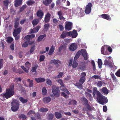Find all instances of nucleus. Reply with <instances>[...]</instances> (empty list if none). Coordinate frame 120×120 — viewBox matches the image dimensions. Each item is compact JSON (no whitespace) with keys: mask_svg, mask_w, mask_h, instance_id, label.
I'll return each instance as SVG.
<instances>
[{"mask_svg":"<svg viewBox=\"0 0 120 120\" xmlns=\"http://www.w3.org/2000/svg\"><path fill=\"white\" fill-rule=\"evenodd\" d=\"M51 14L49 12L47 13L45 15L44 18L45 22L46 23L48 22L50 19Z\"/></svg>","mask_w":120,"mask_h":120,"instance_id":"4468645a","label":"nucleus"},{"mask_svg":"<svg viewBox=\"0 0 120 120\" xmlns=\"http://www.w3.org/2000/svg\"><path fill=\"white\" fill-rule=\"evenodd\" d=\"M35 1L32 0H30L26 2V4L28 5H31L34 4Z\"/></svg>","mask_w":120,"mask_h":120,"instance_id":"49530a36","label":"nucleus"},{"mask_svg":"<svg viewBox=\"0 0 120 120\" xmlns=\"http://www.w3.org/2000/svg\"><path fill=\"white\" fill-rule=\"evenodd\" d=\"M69 32H70V35H71L72 38H75L77 36L78 34L76 30H74L72 32L70 31Z\"/></svg>","mask_w":120,"mask_h":120,"instance_id":"aec40b11","label":"nucleus"},{"mask_svg":"<svg viewBox=\"0 0 120 120\" xmlns=\"http://www.w3.org/2000/svg\"><path fill=\"white\" fill-rule=\"evenodd\" d=\"M22 0H15L14 3L15 6L18 7L22 4Z\"/></svg>","mask_w":120,"mask_h":120,"instance_id":"6ab92c4d","label":"nucleus"},{"mask_svg":"<svg viewBox=\"0 0 120 120\" xmlns=\"http://www.w3.org/2000/svg\"><path fill=\"white\" fill-rule=\"evenodd\" d=\"M13 40V38L11 37H8L7 40V41L9 43H11Z\"/></svg>","mask_w":120,"mask_h":120,"instance_id":"864d4df0","label":"nucleus"},{"mask_svg":"<svg viewBox=\"0 0 120 120\" xmlns=\"http://www.w3.org/2000/svg\"><path fill=\"white\" fill-rule=\"evenodd\" d=\"M77 103V101L74 100H72L69 103V105H75Z\"/></svg>","mask_w":120,"mask_h":120,"instance_id":"a19ab883","label":"nucleus"},{"mask_svg":"<svg viewBox=\"0 0 120 120\" xmlns=\"http://www.w3.org/2000/svg\"><path fill=\"white\" fill-rule=\"evenodd\" d=\"M27 7V6L26 4L23 5L19 9V11L20 12L24 10Z\"/></svg>","mask_w":120,"mask_h":120,"instance_id":"c03bdc74","label":"nucleus"},{"mask_svg":"<svg viewBox=\"0 0 120 120\" xmlns=\"http://www.w3.org/2000/svg\"><path fill=\"white\" fill-rule=\"evenodd\" d=\"M52 92L55 96L59 97L60 96V91L59 87L55 86H53L52 88Z\"/></svg>","mask_w":120,"mask_h":120,"instance_id":"20e7f679","label":"nucleus"},{"mask_svg":"<svg viewBox=\"0 0 120 120\" xmlns=\"http://www.w3.org/2000/svg\"><path fill=\"white\" fill-rule=\"evenodd\" d=\"M38 65L35 66V67H33L32 68L31 71L33 72H35L36 71V69L38 67Z\"/></svg>","mask_w":120,"mask_h":120,"instance_id":"bf43d9fd","label":"nucleus"},{"mask_svg":"<svg viewBox=\"0 0 120 120\" xmlns=\"http://www.w3.org/2000/svg\"><path fill=\"white\" fill-rule=\"evenodd\" d=\"M45 56L43 55H41L40 56L39 59V61L40 62H41L43 61L45 59Z\"/></svg>","mask_w":120,"mask_h":120,"instance_id":"69168bd1","label":"nucleus"},{"mask_svg":"<svg viewBox=\"0 0 120 120\" xmlns=\"http://www.w3.org/2000/svg\"><path fill=\"white\" fill-rule=\"evenodd\" d=\"M30 36V35H28L25 37L24 39L28 41H30V39H32V38H31Z\"/></svg>","mask_w":120,"mask_h":120,"instance_id":"603ef678","label":"nucleus"},{"mask_svg":"<svg viewBox=\"0 0 120 120\" xmlns=\"http://www.w3.org/2000/svg\"><path fill=\"white\" fill-rule=\"evenodd\" d=\"M70 32H67L65 31H63L60 35L61 38L64 39L67 36H68L70 35Z\"/></svg>","mask_w":120,"mask_h":120,"instance_id":"2eb2a0df","label":"nucleus"},{"mask_svg":"<svg viewBox=\"0 0 120 120\" xmlns=\"http://www.w3.org/2000/svg\"><path fill=\"white\" fill-rule=\"evenodd\" d=\"M22 29L21 27H20L19 28H17L14 29V32H13V35L16 36V35H18L20 33L21 30Z\"/></svg>","mask_w":120,"mask_h":120,"instance_id":"dca6fc26","label":"nucleus"},{"mask_svg":"<svg viewBox=\"0 0 120 120\" xmlns=\"http://www.w3.org/2000/svg\"><path fill=\"white\" fill-rule=\"evenodd\" d=\"M11 109L12 111L16 112L19 109V104L16 100L13 101L11 103Z\"/></svg>","mask_w":120,"mask_h":120,"instance_id":"7ed1b4c3","label":"nucleus"},{"mask_svg":"<svg viewBox=\"0 0 120 120\" xmlns=\"http://www.w3.org/2000/svg\"><path fill=\"white\" fill-rule=\"evenodd\" d=\"M41 27L40 26L38 25L36 27L33 28V29H31L30 31L31 33L33 34L37 32Z\"/></svg>","mask_w":120,"mask_h":120,"instance_id":"a211bd4d","label":"nucleus"},{"mask_svg":"<svg viewBox=\"0 0 120 120\" xmlns=\"http://www.w3.org/2000/svg\"><path fill=\"white\" fill-rule=\"evenodd\" d=\"M85 106L86 108V111H90L93 110V107L92 106H90L89 103Z\"/></svg>","mask_w":120,"mask_h":120,"instance_id":"4be33fe9","label":"nucleus"},{"mask_svg":"<svg viewBox=\"0 0 120 120\" xmlns=\"http://www.w3.org/2000/svg\"><path fill=\"white\" fill-rule=\"evenodd\" d=\"M14 86V84L11 85L9 88L6 89L5 93L3 94V97L8 99L13 96L15 93Z\"/></svg>","mask_w":120,"mask_h":120,"instance_id":"f257e3e1","label":"nucleus"},{"mask_svg":"<svg viewBox=\"0 0 120 120\" xmlns=\"http://www.w3.org/2000/svg\"><path fill=\"white\" fill-rule=\"evenodd\" d=\"M28 46V43L27 41L25 42L22 45V46L23 47H26Z\"/></svg>","mask_w":120,"mask_h":120,"instance_id":"338daca9","label":"nucleus"},{"mask_svg":"<svg viewBox=\"0 0 120 120\" xmlns=\"http://www.w3.org/2000/svg\"><path fill=\"white\" fill-rule=\"evenodd\" d=\"M35 45H33L31 47L30 50V53L33 52L35 50Z\"/></svg>","mask_w":120,"mask_h":120,"instance_id":"e2e57ef3","label":"nucleus"},{"mask_svg":"<svg viewBox=\"0 0 120 120\" xmlns=\"http://www.w3.org/2000/svg\"><path fill=\"white\" fill-rule=\"evenodd\" d=\"M22 29L21 27H20L19 28H17L14 29V32H13V35L16 36V35H18L20 33L21 30Z\"/></svg>","mask_w":120,"mask_h":120,"instance_id":"f3484780","label":"nucleus"},{"mask_svg":"<svg viewBox=\"0 0 120 120\" xmlns=\"http://www.w3.org/2000/svg\"><path fill=\"white\" fill-rule=\"evenodd\" d=\"M96 99L99 103L103 105L105 103H106L108 102L107 98L103 96L99 91L97 92Z\"/></svg>","mask_w":120,"mask_h":120,"instance_id":"f03ea898","label":"nucleus"},{"mask_svg":"<svg viewBox=\"0 0 120 120\" xmlns=\"http://www.w3.org/2000/svg\"><path fill=\"white\" fill-rule=\"evenodd\" d=\"M9 3V1L8 0H5L3 2V3L4 6H5L6 8H8V7Z\"/></svg>","mask_w":120,"mask_h":120,"instance_id":"58836bf2","label":"nucleus"},{"mask_svg":"<svg viewBox=\"0 0 120 120\" xmlns=\"http://www.w3.org/2000/svg\"><path fill=\"white\" fill-rule=\"evenodd\" d=\"M18 117L19 119H22L23 120H25L27 118L26 116L23 114H20L19 116Z\"/></svg>","mask_w":120,"mask_h":120,"instance_id":"4c0bfd02","label":"nucleus"},{"mask_svg":"<svg viewBox=\"0 0 120 120\" xmlns=\"http://www.w3.org/2000/svg\"><path fill=\"white\" fill-rule=\"evenodd\" d=\"M36 15L37 17L39 19H42L44 15V13L43 11L39 9L36 12Z\"/></svg>","mask_w":120,"mask_h":120,"instance_id":"1a4fd4ad","label":"nucleus"},{"mask_svg":"<svg viewBox=\"0 0 120 120\" xmlns=\"http://www.w3.org/2000/svg\"><path fill=\"white\" fill-rule=\"evenodd\" d=\"M54 50L55 48L53 47V45H52L49 52V55H52L53 53Z\"/></svg>","mask_w":120,"mask_h":120,"instance_id":"473e14b6","label":"nucleus"},{"mask_svg":"<svg viewBox=\"0 0 120 120\" xmlns=\"http://www.w3.org/2000/svg\"><path fill=\"white\" fill-rule=\"evenodd\" d=\"M98 64L99 67L100 68H102V63L101 59H99L98 60Z\"/></svg>","mask_w":120,"mask_h":120,"instance_id":"37998d69","label":"nucleus"},{"mask_svg":"<svg viewBox=\"0 0 120 120\" xmlns=\"http://www.w3.org/2000/svg\"><path fill=\"white\" fill-rule=\"evenodd\" d=\"M46 36V35L45 34H44V35H41L39 36L38 38L37 39V41L38 42H39L40 41H41L43 38L45 37Z\"/></svg>","mask_w":120,"mask_h":120,"instance_id":"72a5a7b5","label":"nucleus"},{"mask_svg":"<svg viewBox=\"0 0 120 120\" xmlns=\"http://www.w3.org/2000/svg\"><path fill=\"white\" fill-rule=\"evenodd\" d=\"M72 23L70 22H68L66 23L65 26V29L68 31L70 30L72 28Z\"/></svg>","mask_w":120,"mask_h":120,"instance_id":"6e6552de","label":"nucleus"},{"mask_svg":"<svg viewBox=\"0 0 120 120\" xmlns=\"http://www.w3.org/2000/svg\"><path fill=\"white\" fill-rule=\"evenodd\" d=\"M42 94L43 95H46L47 93V90L45 87H43L42 89Z\"/></svg>","mask_w":120,"mask_h":120,"instance_id":"de8ad7c7","label":"nucleus"},{"mask_svg":"<svg viewBox=\"0 0 120 120\" xmlns=\"http://www.w3.org/2000/svg\"><path fill=\"white\" fill-rule=\"evenodd\" d=\"M63 73L62 72H60L58 75H57L56 77L57 78H61L63 76Z\"/></svg>","mask_w":120,"mask_h":120,"instance_id":"774afa93","label":"nucleus"},{"mask_svg":"<svg viewBox=\"0 0 120 120\" xmlns=\"http://www.w3.org/2000/svg\"><path fill=\"white\" fill-rule=\"evenodd\" d=\"M46 81V83L48 85L51 86L52 85V82L50 79H47Z\"/></svg>","mask_w":120,"mask_h":120,"instance_id":"5fc2aeb1","label":"nucleus"},{"mask_svg":"<svg viewBox=\"0 0 120 120\" xmlns=\"http://www.w3.org/2000/svg\"><path fill=\"white\" fill-rule=\"evenodd\" d=\"M106 46H103L101 49V53L104 55H108L109 54V53L108 52L107 50Z\"/></svg>","mask_w":120,"mask_h":120,"instance_id":"9b49d317","label":"nucleus"},{"mask_svg":"<svg viewBox=\"0 0 120 120\" xmlns=\"http://www.w3.org/2000/svg\"><path fill=\"white\" fill-rule=\"evenodd\" d=\"M91 63L93 66V70L94 71H95L96 70V67L94 61L93 60H92Z\"/></svg>","mask_w":120,"mask_h":120,"instance_id":"6e6d98bb","label":"nucleus"},{"mask_svg":"<svg viewBox=\"0 0 120 120\" xmlns=\"http://www.w3.org/2000/svg\"><path fill=\"white\" fill-rule=\"evenodd\" d=\"M86 73L85 72H83L81 74V77L80 79L79 82L82 84H83L85 81L86 78Z\"/></svg>","mask_w":120,"mask_h":120,"instance_id":"0eeeda50","label":"nucleus"},{"mask_svg":"<svg viewBox=\"0 0 120 120\" xmlns=\"http://www.w3.org/2000/svg\"><path fill=\"white\" fill-rule=\"evenodd\" d=\"M57 14L59 17V19L60 20H63L64 21L65 20V18L63 16V14L61 11H58L57 12Z\"/></svg>","mask_w":120,"mask_h":120,"instance_id":"ddd939ff","label":"nucleus"},{"mask_svg":"<svg viewBox=\"0 0 120 120\" xmlns=\"http://www.w3.org/2000/svg\"><path fill=\"white\" fill-rule=\"evenodd\" d=\"M58 81V82L60 84L61 86L60 87L61 90L66 92L68 95L70 93L68 90L65 88L64 84L62 80L61 79H59Z\"/></svg>","mask_w":120,"mask_h":120,"instance_id":"39448f33","label":"nucleus"},{"mask_svg":"<svg viewBox=\"0 0 120 120\" xmlns=\"http://www.w3.org/2000/svg\"><path fill=\"white\" fill-rule=\"evenodd\" d=\"M47 108H41L39 109V111L41 112H44L47 111L48 110Z\"/></svg>","mask_w":120,"mask_h":120,"instance_id":"a18cd8bd","label":"nucleus"},{"mask_svg":"<svg viewBox=\"0 0 120 120\" xmlns=\"http://www.w3.org/2000/svg\"><path fill=\"white\" fill-rule=\"evenodd\" d=\"M101 91L105 94L107 95L109 93V90L105 87H103L101 89Z\"/></svg>","mask_w":120,"mask_h":120,"instance_id":"c756f323","label":"nucleus"},{"mask_svg":"<svg viewBox=\"0 0 120 120\" xmlns=\"http://www.w3.org/2000/svg\"><path fill=\"white\" fill-rule=\"evenodd\" d=\"M28 20L26 18H24L22 19L20 21V23L22 25L25 23H27L28 22Z\"/></svg>","mask_w":120,"mask_h":120,"instance_id":"f704fd0d","label":"nucleus"},{"mask_svg":"<svg viewBox=\"0 0 120 120\" xmlns=\"http://www.w3.org/2000/svg\"><path fill=\"white\" fill-rule=\"evenodd\" d=\"M51 100V98L49 97H45L43 100V101L44 103H48Z\"/></svg>","mask_w":120,"mask_h":120,"instance_id":"a878e982","label":"nucleus"},{"mask_svg":"<svg viewBox=\"0 0 120 120\" xmlns=\"http://www.w3.org/2000/svg\"><path fill=\"white\" fill-rule=\"evenodd\" d=\"M98 91L97 87H94L93 88V95L94 97H95L96 93V95H97V92Z\"/></svg>","mask_w":120,"mask_h":120,"instance_id":"e433bc0d","label":"nucleus"},{"mask_svg":"<svg viewBox=\"0 0 120 120\" xmlns=\"http://www.w3.org/2000/svg\"><path fill=\"white\" fill-rule=\"evenodd\" d=\"M92 6V4L91 3H88L87 4L86 6L84 11L86 14H89L91 12Z\"/></svg>","mask_w":120,"mask_h":120,"instance_id":"423d86ee","label":"nucleus"},{"mask_svg":"<svg viewBox=\"0 0 120 120\" xmlns=\"http://www.w3.org/2000/svg\"><path fill=\"white\" fill-rule=\"evenodd\" d=\"M81 54V52L80 51H79L76 54L75 57H74V60H76L78 58L79 56Z\"/></svg>","mask_w":120,"mask_h":120,"instance_id":"ea45409f","label":"nucleus"},{"mask_svg":"<svg viewBox=\"0 0 120 120\" xmlns=\"http://www.w3.org/2000/svg\"><path fill=\"white\" fill-rule=\"evenodd\" d=\"M35 80L38 83L39 82H44L45 81V79L44 78H41V77L35 78Z\"/></svg>","mask_w":120,"mask_h":120,"instance_id":"5701e85b","label":"nucleus"},{"mask_svg":"<svg viewBox=\"0 0 120 120\" xmlns=\"http://www.w3.org/2000/svg\"><path fill=\"white\" fill-rule=\"evenodd\" d=\"M115 74L118 77H120V68L115 73Z\"/></svg>","mask_w":120,"mask_h":120,"instance_id":"0e129e2a","label":"nucleus"},{"mask_svg":"<svg viewBox=\"0 0 120 120\" xmlns=\"http://www.w3.org/2000/svg\"><path fill=\"white\" fill-rule=\"evenodd\" d=\"M53 0H43V3L45 6H48Z\"/></svg>","mask_w":120,"mask_h":120,"instance_id":"393cba45","label":"nucleus"},{"mask_svg":"<svg viewBox=\"0 0 120 120\" xmlns=\"http://www.w3.org/2000/svg\"><path fill=\"white\" fill-rule=\"evenodd\" d=\"M3 59H0V69L3 67Z\"/></svg>","mask_w":120,"mask_h":120,"instance_id":"680f3d73","label":"nucleus"},{"mask_svg":"<svg viewBox=\"0 0 120 120\" xmlns=\"http://www.w3.org/2000/svg\"><path fill=\"white\" fill-rule=\"evenodd\" d=\"M39 20L38 19H34L32 22V24L34 27L37 25L38 23Z\"/></svg>","mask_w":120,"mask_h":120,"instance_id":"2f4dec72","label":"nucleus"},{"mask_svg":"<svg viewBox=\"0 0 120 120\" xmlns=\"http://www.w3.org/2000/svg\"><path fill=\"white\" fill-rule=\"evenodd\" d=\"M110 75L113 80L116 81V76L113 73L111 72V73Z\"/></svg>","mask_w":120,"mask_h":120,"instance_id":"052dcab7","label":"nucleus"},{"mask_svg":"<svg viewBox=\"0 0 120 120\" xmlns=\"http://www.w3.org/2000/svg\"><path fill=\"white\" fill-rule=\"evenodd\" d=\"M100 16L102 18L109 21L111 20V18L110 15L107 14H103L101 15Z\"/></svg>","mask_w":120,"mask_h":120,"instance_id":"f8f14e48","label":"nucleus"},{"mask_svg":"<svg viewBox=\"0 0 120 120\" xmlns=\"http://www.w3.org/2000/svg\"><path fill=\"white\" fill-rule=\"evenodd\" d=\"M54 116V115L53 114L51 113L49 114L48 116V118L49 120H52L53 119Z\"/></svg>","mask_w":120,"mask_h":120,"instance_id":"79ce46f5","label":"nucleus"},{"mask_svg":"<svg viewBox=\"0 0 120 120\" xmlns=\"http://www.w3.org/2000/svg\"><path fill=\"white\" fill-rule=\"evenodd\" d=\"M109 61H107L105 63V64H106V65H108L109 67L111 68H113V66L112 63L111 62L109 63Z\"/></svg>","mask_w":120,"mask_h":120,"instance_id":"13d9d810","label":"nucleus"},{"mask_svg":"<svg viewBox=\"0 0 120 120\" xmlns=\"http://www.w3.org/2000/svg\"><path fill=\"white\" fill-rule=\"evenodd\" d=\"M81 100L83 104L84 105L89 103L87 99L85 97L81 98Z\"/></svg>","mask_w":120,"mask_h":120,"instance_id":"412c9836","label":"nucleus"},{"mask_svg":"<svg viewBox=\"0 0 120 120\" xmlns=\"http://www.w3.org/2000/svg\"><path fill=\"white\" fill-rule=\"evenodd\" d=\"M20 101L23 104H25L28 101V100L27 99H25L22 97H20L19 98Z\"/></svg>","mask_w":120,"mask_h":120,"instance_id":"cd10ccee","label":"nucleus"},{"mask_svg":"<svg viewBox=\"0 0 120 120\" xmlns=\"http://www.w3.org/2000/svg\"><path fill=\"white\" fill-rule=\"evenodd\" d=\"M77 47V45L75 43H73L70 45L69 49L71 51H74L76 49Z\"/></svg>","mask_w":120,"mask_h":120,"instance_id":"9d476101","label":"nucleus"},{"mask_svg":"<svg viewBox=\"0 0 120 120\" xmlns=\"http://www.w3.org/2000/svg\"><path fill=\"white\" fill-rule=\"evenodd\" d=\"M21 68L25 72L28 73L29 71V69L28 68H25V67L23 66H21Z\"/></svg>","mask_w":120,"mask_h":120,"instance_id":"4d7b16f0","label":"nucleus"},{"mask_svg":"<svg viewBox=\"0 0 120 120\" xmlns=\"http://www.w3.org/2000/svg\"><path fill=\"white\" fill-rule=\"evenodd\" d=\"M78 65V63L76 60H74L72 66L73 68H75L77 67Z\"/></svg>","mask_w":120,"mask_h":120,"instance_id":"3c124183","label":"nucleus"},{"mask_svg":"<svg viewBox=\"0 0 120 120\" xmlns=\"http://www.w3.org/2000/svg\"><path fill=\"white\" fill-rule=\"evenodd\" d=\"M60 63V61L58 60L53 59L50 61V64L53 63L55 65H57L58 63Z\"/></svg>","mask_w":120,"mask_h":120,"instance_id":"b1692460","label":"nucleus"},{"mask_svg":"<svg viewBox=\"0 0 120 120\" xmlns=\"http://www.w3.org/2000/svg\"><path fill=\"white\" fill-rule=\"evenodd\" d=\"M56 117L58 119H60L62 117V115L60 112H56L55 113Z\"/></svg>","mask_w":120,"mask_h":120,"instance_id":"7c9ffc66","label":"nucleus"},{"mask_svg":"<svg viewBox=\"0 0 120 120\" xmlns=\"http://www.w3.org/2000/svg\"><path fill=\"white\" fill-rule=\"evenodd\" d=\"M79 69L82 71L84 70L86 68V65L85 63H83L82 64L79 66Z\"/></svg>","mask_w":120,"mask_h":120,"instance_id":"c85d7f7f","label":"nucleus"},{"mask_svg":"<svg viewBox=\"0 0 120 120\" xmlns=\"http://www.w3.org/2000/svg\"><path fill=\"white\" fill-rule=\"evenodd\" d=\"M31 64L28 62H26L25 64V65L27 68L29 69L30 67Z\"/></svg>","mask_w":120,"mask_h":120,"instance_id":"8fccbe9b","label":"nucleus"},{"mask_svg":"<svg viewBox=\"0 0 120 120\" xmlns=\"http://www.w3.org/2000/svg\"><path fill=\"white\" fill-rule=\"evenodd\" d=\"M82 84H83L79 82H76L75 84V86H76L78 88L82 89L83 87L82 85Z\"/></svg>","mask_w":120,"mask_h":120,"instance_id":"bb28decb","label":"nucleus"},{"mask_svg":"<svg viewBox=\"0 0 120 120\" xmlns=\"http://www.w3.org/2000/svg\"><path fill=\"white\" fill-rule=\"evenodd\" d=\"M66 48V46L65 45H62L60 46L59 48V51L60 52H61L63 49L64 50H65Z\"/></svg>","mask_w":120,"mask_h":120,"instance_id":"c9c22d12","label":"nucleus"},{"mask_svg":"<svg viewBox=\"0 0 120 120\" xmlns=\"http://www.w3.org/2000/svg\"><path fill=\"white\" fill-rule=\"evenodd\" d=\"M86 97L87 98H89L90 99L92 98V97L91 94L87 92H85Z\"/></svg>","mask_w":120,"mask_h":120,"instance_id":"09e8293b","label":"nucleus"}]
</instances>
